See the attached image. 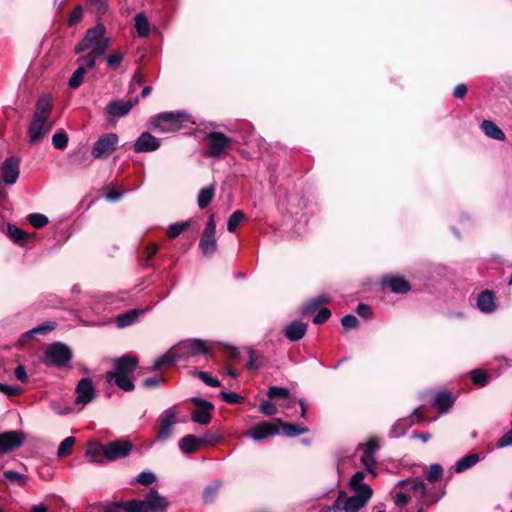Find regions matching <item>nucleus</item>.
Instances as JSON below:
<instances>
[{"instance_id":"0e129e2a","label":"nucleus","mask_w":512,"mask_h":512,"mask_svg":"<svg viewBox=\"0 0 512 512\" xmlns=\"http://www.w3.org/2000/svg\"><path fill=\"white\" fill-rule=\"evenodd\" d=\"M4 478L10 482H24L25 480L24 475L12 470L5 471Z\"/></svg>"},{"instance_id":"72a5a7b5","label":"nucleus","mask_w":512,"mask_h":512,"mask_svg":"<svg viewBox=\"0 0 512 512\" xmlns=\"http://www.w3.org/2000/svg\"><path fill=\"white\" fill-rule=\"evenodd\" d=\"M135 27L139 36L146 37L150 31V24L144 13L135 16Z\"/></svg>"},{"instance_id":"6e6552de","label":"nucleus","mask_w":512,"mask_h":512,"mask_svg":"<svg viewBox=\"0 0 512 512\" xmlns=\"http://www.w3.org/2000/svg\"><path fill=\"white\" fill-rule=\"evenodd\" d=\"M119 138L115 133H106L94 143L91 156L95 159H107L117 148Z\"/></svg>"},{"instance_id":"f704fd0d","label":"nucleus","mask_w":512,"mask_h":512,"mask_svg":"<svg viewBox=\"0 0 512 512\" xmlns=\"http://www.w3.org/2000/svg\"><path fill=\"white\" fill-rule=\"evenodd\" d=\"M434 405L442 411L448 410L453 405V399L448 392H440L435 396Z\"/></svg>"},{"instance_id":"bf43d9fd","label":"nucleus","mask_w":512,"mask_h":512,"mask_svg":"<svg viewBox=\"0 0 512 512\" xmlns=\"http://www.w3.org/2000/svg\"><path fill=\"white\" fill-rule=\"evenodd\" d=\"M341 324L346 329H353L358 326L359 321L354 315L349 314L341 319Z\"/></svg>"},{"instance_id":"58836bf2","label":"nucleus","mask_w":512,"mask_h":512,"mask_svg":"<svg viewBox=\"0 0 512 512\" xmlns=\"http://www.w3.org/2000/svg\"><path fill=\"white\" fill-rule=\"evenodd\" d=\"M74 443H75V438L74 437H67L65 438L59 445L58 447V456L60 458H63V457H66L68 455L71 454L72 452V448L74 446Z\"/></svg>"},{"instance_id":"a19ab883","label":"nucleus","mask_w":512,"mask_h":512,"mask_svg":"<svg viewBox=\"0 0 512 512\" xmlns=\"http://www.w3.org/2000/svg\"><path fill=\"white\" fill-rule=\"evenodd\" d=\"M8 236L18 244H23L26 241L27 235L15 225H8Z\"/></svg>"},{"instance_id":"37998d69","label":"nucleus","mask_w":512,"mask_h":512,"mask_svg":"<svg viewBox=\"0 0 512 512\" xmlns=\"http://www.w3.org/2000/svg\"><path fill=\"white\" fill-rule=\"evenodd\" d=\"M189 226V222H175L171 224L167 229V235L170 238H175L180 235L187 227Z\"/></svg>"},{"instance_id":"774afa93","label":"nucleus","mask_w":512,"mask_h":512,"mask_svg":"<svg viewBox=\"0 0 512 512\" xmlns=\"http://www.w3.org/2000/svg\"><path fill=\"white\" fill-rule=\"evenodd\" d=\"M90 4L94 7L96 10V13L98 15L104 14L107 9V2L106 0H90Z\"/></svg>"},{"instance_id":"cd10ccee","label":"nucleus","mask_w":512,"mask_h":512,"mask_svg":"<svg viewBox=\"0 0 512 512\" xmlns=\"http://www.w3.org/2000/svg\"><path fill=\"white\" fill-rule=\"evenodd\" d=\"M181 359L177 346H174L167 353L159 357L154 363V369H160L163 366L172 365Z\"/></svg>"},{"instance_id":"4468645a","label":"nucleus","mask_w":512,"mask_h":512,"mask_svg":"<svg viewBox=\"0 0 512 512\" xmlns=\"http://www.w3.org/2000/svg\"><path fill=\"white\" fill-rule=\"evenodd\" d=\"M191 401L198 406V409L192 412V421L202 425H208L211 421V411L214 408L213 404L197 397L191 398Z\"/></svg>"},{"instance_id":"b1692460","label":"nucleus","mask_w":512,"mask_h":512,"mask_svg":"<svg viewBox=\"0 0 512 512\" xmlns=\"http://www.w3.org/2000/svg\"><path fill=\"white\" fill-rule=\"evenodd\" d=\"M106 380L109 384H115L124 391H133L135 386L128 375L116 374L112 371L106 374Z\"/></svg>"},{"instance_id":"680f3d73","label":"nucleus","mask_w":512,"mask_h":512,"mask_svg":"<svg viewBox=\"0 0 512 512\" xmlns=\"http://www.w3.org/2000/svg\"><path fill=\"white\" fill-rule=\"evenodd\" d=\"M219 488H220V483L219 482L214 483L213 485L208 486L205 489V492H204V499H205V501L206 502L211 501L214 498V496L217 494Z\"/></svg>"},{"instance_id":"aec40b11","label":"nucleus","mask_w":512,"mask_h":512,"mask_svg":"<svg viewBox=\"0 0 512 512\" xmlns=\"http://www.w3.org/2000/svg\"><path fill=\"white\" fill-rule=\"evenodd\" d=\"M86 456L94 463H104L107 461V447L96 441L90 442L86 450Z\"/></svg>"},{"instance_id":"13d9d810","label":"nucleus","mask_w":512,"mask_h":512,"mask_svg":"<svg viewBox=\"0 0 512 512\" xmlns=\"http://www.w3.org/2000/svg\"><path fill=\"white\" fill-rule=\"evenodd\" d=\"M124 501H114L103 506L102 512H124Z\"/></svg>"},{"instance_id":"9d476101","label":"nucleus","mask_w":512,"mask_h":512,"mask_svg":"<svg viewBox=\"0 0 512 512\" xmlns=\"http://www.w3.org/2000/svg\"><path fill=\"white\" fill-rule=\"evenodd\" d=\"M176 423H178V412L175 407L163 411L158 418L157 439L160 441L167 440L171 436L172 428Z\"/></svg>"},{"instance_id":"5701e85b","label":"nucleus","mask_w":512,"mask_h":512,"mask_svg":"<svg viewBox=\"0 0 512 512\" xmlns=\"http://www.w3.org/2000/svg\"><path fill=\"white\" fill-rule=\"evenodd\" d=\"M78 68L74 71L68 81V85L71 89H77L84 80V76L88 70L93 67H88L86 62L83 61V56L77 60Z\"/></svg>"},{"instance_id":"603ef678","label":"nucleus","mask_w":512,"mask_h":512,"mask_svg":"<svg viewBox=\"0 0 512 512\" xmlns=\"http://www.w3.org/2000/svg\"><path fill=\"white\" fill-rule=\"evenodd\" d=\"M83 17V8L81 5H77L71 12L68 18L69 26L77 24Z\"/></svg>"},{"instance_id":"5fc2aeb1","label":"nucleus","mask_w":512,"mask_h":512,"mask_svg":"<svg viewBox=\"0 0 512 512\" xmlns=\"http://www.w3.org/2000/svg\"><path fill=\"white\" fill-rule=\"evenodd\" d=\"M156 480L155 475L152 472H141L136 477V482L141 485H150Z\"/></svg>"},{"instance_id":"39448f33","label":"nucleus","mask_w":512,"mask_h":512,"mask_svg":"<svg viewBox=\"0 0 512 512\" xmlns=\"http://www.w3.org/2000/svg\"><path fill=\"white\" fill-rule=\"evenodd\" d=\"M72 358L71 349L63 343L57 342L48 346L43 355V362L50 366L65 367Z\"/></svg>"},{"instance_id":"e433bc0d","label":"nucleus","mask_w":512,"mask_h":512,"mask_svg":"<svg viewBox=\"0 0 512 512\" xmlns=\"http://www.w3.org/2000/svg\"><path fill=\"white\" fill-rule=\"evenodd\" d=\"M365 478V473L362 471L356 472L350 480V487L354 491H364V487H370L369 485L363 482Z\"/></svg>"},{"instance_id":"4be33fe9","label":"nucleus","mask_w":512,"mask_h":512,"mask_svg":"<svg viewBox=\"0 0 512 512\" xmlns=\"http://www.w3.org/2000/svg\"><path fill=\"white\" fill-rule=\"evenodd\" d=\"M478 309L486 314L492 313L497 308L496 297L490 290L482 291L477 297Z\"/></svg>"},{"instance_id":"6e6d98bb","label":"nucleus","mask_w":512,"mask_h":512,"mask_svg":"<svg viewBox=\"0 0 512 512\" xmlns=\"http://www.w3.org/2000/svg\"><path fill=\"white\" fill-rule=\"evenodd\" d=\"M198 377L208 386L210 387H218L220 386V382L217 378L212 377L209 373L200 371L198 372Z\"/></svg>"},{"instance_id":"c85d7f7f","label":"nucleus","mask_w":512,"mask_h":512,"mask_svg":"<svg viewBox=\"0 0 512 512\" xmlns=\"http://www.w3.org/2000/svg\"><path fill=\"white\" fill-rule=\"evenodd\" d=\"M201 447V440L195 435H186L179 441V448L184 453H194Z\"/></svg>"},{"instance_id":"20e7f679","label":"nucleus","mask_w":512,"mask_h":512,"mask_svg":"<svg viewBox=\"0 0 512 512\" xmlns=\"http://www.w3.org/2000/svg\"><path fill=\"white\" fill-rule=\"evenodd\" d=\"M372 489L364 487V491H355V494L348 497L344 491H340L332 509L334 511L344 510L345 512H358L364 507L372 496Z\"/></svg>"},{"instance_id":"3c124183","label":"nucleus","mask_w":512,"mask_h":512,"mask_svg":"<svg viewBox=\"0 0 512 512\" xmlns=\"http://www.w3.org/2000/svg\"><path fill=\"white\" fill-rule=\"evenodd\" d=\"M259 411L266 416H273L277 413V408L274 403L270 401H263L259 405Z\"/></svg>"},{"instance_id":"7c9ffc66","label":"nucleus","mask_w":512,"mask_h":512,"mask_svg":"<svg viewBox=\"0 0 512 512\" xmlns=\"http://www.w3.org/2000/svg\"><path fill=\"white\" fill-rule=\"evenodd\" d=\"M215 196V185H209L207 187L202 188L199 191L197 197V204L200 209H205L213 200Z\"/></svg>"},{"instance_id":"1a4fd4ad","label":"nucleus","mask_w":512,"mask_h":512,"mask_svg":"<svg viewBox=\"0 0 512 512\" xmlns=\"http://www.w3.org/2000/svg\"><path fill=\"white\" fill-rule=\"evenodd\" d=\"M215 233L216 224L214 221V215H210L199 241V247L202 253L206 256H211L217 249Z\"/></svg>"},{"instance_id":"412c9836","label":"nucleus","mask_w":512,"mask_h":512,"mask_svg":"<svg viewBox=\"0 0 512 512\" xmlns=\"http://www.w3.org/2000/svg\"><path fill=\"white\" fill-rule=\"evenodd\" d=\"M138 103V98L128 101H112L107 106V111L115 117H123L127 115L134 105Z\"/></svg>"},{"instance_id":"473e14b6","label":"nucleus","mask_w":512,"mask_h":512,"mask_svg":"<svg viewBox=\"0 0 512 512\" xmlns=\"http://www.w3.org/2000/svg\"><path fill=\"white\" fill-rule=\"evenodd\" d=\"M480 457L478 454H469L465 457L461 458L455 465V471L457 473H462L465 470L473 467L478 461Z\"/></svg>"},{"instance_id":"e2e57ef3","label":"nucleus","mask_w":512,"mask_h":512,"mask_svg":"<svg viewBox=\"0 0 512 512\" xmlns=\"http://www.w3.org/2000/svg\"><path fill=\"white\" fill-rule=\"evenodd\" d=\"M75 162L81 167H89L92 164V158L86 152L77 154Z\"/></svg>"},{"instance_id":"c03bdc74","label":"nucleus","mask_w":512,"mask_h":512,"mask_svg":"<svg viewBox=\"0 0 512 512\" xmlns=\"http://www.w3.org/2000/svg\"><path fill=\"white\" fill-rule=\"evenodd\" d=\"M30 224L35 228H42L48 223V218L39 213H33L28 216Z\"/></svg>"},{"instance_id":"bb28decb","label":"nucleus","mask_w":512,"mask_h":512,"mask_svg":"<svg viewBox=\"0 0 512 512\" xmlns=\"http://www.w3.org/2000/svg\"><path fill=\"white\" fill-rule=\"evenodd\" d=\"M383 285L394 293H405L410 290L408 281L402 277H386L383 280Z\"/></svg>"},{"instance_id":"69168bd1","label":"nucleus","mask_w":512,"mask_h":512,"mask_svg":"<svg viewBox=\"0 0 512 512\" xmlns=\"http://www.w3.org/2000/svg\"><path fill=\"white\" fill-rule=\"evenodd\" d=\"M487 378H488L487 374L480 370H474L472 373V380L477 385H481V386L485 385Z\"/></svg>"},{"instance_id":"7ed1b4c3","label":"nucleus","mask_w":512,"mask_h":512,"mask_svg":"<svg viewBox=\"0 0 512 512\" xmlns=\"http://www.w3.org/2000/svg\"><path fill=\"white\" fill-rule=\"evenodd\" d=\"M124 512H161L166 509L168 502L156 490H150L144 499L124 501Z\"/></svg>"},{"instance_id":"2f4dec72","label":"nucleus","mask_w":512,"mask_h":512,"mask_svg":"<svg viewBox=\"0 0 512 512\" xmlns=\"http://www.w3.org/2000/svg\"><path fill=\"white\" fill-rule=\"evenodd\" d=\"M142 312L134 309L118 315L116 318L117 326L122 328L133 324Z\"/></svg>"},{"instance_id":"6ab92c4d","label":"nucleus","mask_w":512,"mask_h":512,"mask_svg":"<svg viewBox=\"0 0 512 512\" xmlns=\"http://www.w3.org/2000/svg\"><path fill=\"white\" fill-rule=\"evenodd\" d=\"M138 360L135 356L125 355L114 360V371L116 374H125L131 373L137 367Z\"/></svg>"},{"instance_id":"f8f14e48","label":"nucleus","mask_w":512,"mask_h":512,"mask_svg":"<svg viewBox=\"0 0 512 512\" xmlns=\"http://www.w3.org/2000/svg\"><path fill=\"white\" fill-rule=\"evenodd\" d=\"M107 461H115L117 459L127 457L132 451L133 444L129 440L118 439L106 444Z\"/></svg>"},{"instance_id":"9b49d317","label":"nucleus","mask_w":512,"mask_h":512,"mask_svg":"<svg viewBox=\"0 0 512 512\" xmlns=\"http://www.w3.org/2000/svg\"><path fill=\"white\" fill-rule=\"evenodd\" d=\"M281 421L274 419L273 421H263L253 426L248 435L255 441H261L268 437L277 435L280 433Z\"/></svg>"},{"instance_id":"4d7b16f0","label":"nucleus","mask_w":512,"mask_h":512,"mask_svg":"<svg viewBox=\"0 0 512 512\" xmlns=\"http://www.w3.org/2000/svg\"><path fill=\"white\" fill-rule=\"evenodd\" d=\"M123 60V54L121 52H113L107 58V64L111 68H117Z\"/></svg>"},{"instance_id":"052dcab7","label":"nucleus","mask_w":512,"mask_h":512,"mask_svg":"<svg viewBox=\"0 0 512 512\" xmlns=\"http://www.w3.org/2000/svg\"><path fill=\"white\" fill-rule=\"evenodd\" d=\"M331 316V312L328 308H322L318 311L317 315L314 317L313 322L315 324H323L325 323Z\"/></svg>"},{"instance_id":"09e8293b","label":"nucleus","mask_w":512,"mask_h":512,"mask_svg":"<svg viewBox=\"0 0 512 512\" xmlns=\"http://www.w3.org/2000/svg\"><path fill=\"white\" fill-rule=\"evenodd\" d=\"M443 473V469L439 464H433L431 465L428 473H427V480L429 482H435L437 481Z\"/></svg>"},{"instance_id":"ea45409f","label":"nucleus","mask_w":512,"mask_h":512,"mask_svg":"<svg viewBox=\"0 0 512 512\" xmlns=\"http://www.w3.org/2000/svg\"><path fill=\"white\" fill-rule=\"evenodd\" d=\"M245 214L241 210H236L233 212L227 222V229L229 232L236 231L240 222L244 219Z\"/></svg>"},{"instance_id":"423d86ee","label":"nucleus","mask_w":512,"mask_h":512,"mask_svg":"<svg viewBox=\"0 0 512 512\" xmlns=\"http://www.w3.org/2000/svg\"><path fill=\"white\" fill-rule=\"evenodd\" d=\"M207 149L205 155L208 157L220 159L231 148L233 140L222 132H210L206 136Z\"/></svg>"},{"instance_id":"c9c22d12","label":"nucleus","mask_w":512,"mask_h":512,"mask_svg":"<svg viewBox=\"0 0 512 512\" xmlns=\"http://www.w3.org/2000/svg\"><path fill=\"white\" fill-rule=\"evenodd\" d=\"M280 425H282L283 433L289 437H295L301 434H305L309 431L307 427L298 426L296 424L281 423Z\"/></svg>"},{"instance_id":"f3484780","label":"nucleus","mask_w":512,"mask_h":512,"mask_svg":"<svg viewBox=\"0 0 512 512\" xmlns=\"http://www.w3.org/2000/svg\"><path fill=\"white\" fill-rule=\"evenodd\" d=\"M159 140L148 132L142 133L134 144V151L137 153L150 152L158 149Z\"/></svg>"},{"instance_id":"a211bd4d","label":"nucleus","mask_w":512,"mask_h":512,"mask_svg":"<svg viewBox=\"0 0 512 512\" xmlns=\"http://www.w3.org/2000/svg\"><path fill=\"white\" fill-rule=\"evenodd\" d=\"M3 180L7 184H14L19 177V159L16 157L7 158L2 166Z\"/></svg>"},{"instance_id":"338daca9","label":"nucleus","mask_w":512,"mask_h":512,"mask_svg":"<svg viewBox=\"0 0 512 512\" xmlns=\"http://www.w3.org/2000/svg\"><path fill=\"white\" fill-rule=\"evenodd\" d=\"M512 445V429L506 432L497 442L498 448H504Z\"/></svg>"},{"instance_id":"de8ad7c7","label":"nucleus","mask_w":512,"mask_h":512,"mask_svg":"<svg viewBox=\"0 0 512 512\" xmlns=\"http://www.w3.org/2000/svg\"><path fill=\"white\" fill-rule=\"evenodd\" d=\"M55 328L54 323H43L38 325L37 327L31 329L28 331V334H40V335H46L49 332H51Z\"/></svg>"},{"instance_id":"a18cd8bd","label":"nucleus","mask_w":512,"mask_h":512,"mask_svg":"<svg viewBox=\"0 0 512 512\" xmlns=\"http://www.w3.org/2000/svg\"><path fill=\"white\" fill-rule=\"evenodd\" d=\"M267 396L271 399L287 398L289 396V390L284 387L272 386L268 389Z\"/></svg>"},{"instance_id":"dca6fc26","label":"nucleus","mask_w":512,"mask_h":512,"mask_svg":"<svg viewBox=\"0 0 512 512\" xmlns=\"http://www.w3.org/2000/svg\"><path fill=\"white\" fill-rule=\"evenodd\" d=\"M24 434L20 431H9L0 434V453H8L24 442Z\"/></svg>"},{"instance_id":"f03ea898","label":"nucleus","mask_w":512,"mask_h":512,"mask_svg":"<svg viewBox=\"0 0 512 512\" xmlns=\"http://www.w3.org/2000/svg\"><path fill=\"white\" fill-rule=\"evenodd\" d=\"M53 108V100L50 95H41L35 106L33 118L28 127L29 142L36 144L49 133L53 124L49 122V118Z\"/></svg>"},{"instance_id":"8fccbe9b","label":"nucleus","mask_w":512,"mask_h":512,"mask_svg":"<svg viewBox=\"0 0 512 512\" xmlns=\"http://www.w3.org/2000/svg\"><path fill=\"white\" fill-rule=\"evenodd\" d=\"M329 301V298L324 296V295H320V296H317L315 298H313L312 300H310L308 302V304L306 305L305 307V312H308L310 310H315L317 309L321 304L323 303H327Z\"/></svg>"},{"instance_id":"0eeeda50","label":"nucleus","mask_w":512,"mask_h":512,"mask_svg":"<svg viewBox=\"0 0 512 512\" xmlns=\"http://www.w3.org/2000/svg\"><path fill=\"white\" fill-rule=\"evenodd\" d=\"M186 117L185 112H163L154 116L151 120L152 127L163 133L176 131Z\"/></svg>"},{"instance_id":"c756f323","label":"nucleus","mask_w":512,"mask_h":512,"mask_svg":"<svg viewBox=\"0 0 512 512\" xmlns=\"http://www.w3.org/2000/svg\"><path fill=\"white\" fill-rule=\"evenodd\" d=\"M399 484L404 485L407 489L411 490L419 498H426V486L422 479H408L405 481H400Z\"/></svg>"},{"instance_id":"a878e982","label":"nucleus","mask_w":512,"mask_h":512,"mask_svg":"<svg viewBox=\"0 0 512 512\" xmlns=\"http://www.w3.org/2000/svg\"><path fill=\"white\" fill-rule=\"evenodd\" d=\"M480 128L491 139L504 141L506 138L504 132L491 120H483Z\"/></svg>"},{"instance_id":"393cba45","label":"nucleus","mask_w":512,"mask_h":512,"mask_svg":"<svg viewBox=\"0 0 512 512\" xmlns=\"http://www.w3.org/2000/svg\"><path fill=\"white\" fill-rule=\"evenodd\" d=\"M307 326L303 322L293 321L288 324L285 328V336L290 341H298L300 340L306 333Z\"/></svg>"},{"instance_id":"ddd939ff","label":"nucleus","mask_w":512,"mask_h":512,"mask_svg":"<svg viewBox=\"0 0 512 512\" xmlns=\"http://www.w3.org/2000/svg\"><path fill=\"white\" fill-rule=\"evenodd\" d=\"M75 403L77 405H86L90 403L96 396L93 381L90 378H82L77 383Z\"/></svg>"},{"instance_id":"49530a36","label":"nucleus","mask_w":512,"mask_h":512,"mask_svg":"<svg viewBox=\"0 0 512 512\" xmlns=\"http://www.w3.org/2000/svg\"><path fill=\"white\" fill-rule=\"evenodd\" d=\"M222 399L229 404H240L244 401V397L235 392H221Z\"/></svg>"},{"instance_id":"2eb2a0df","label":"nucleus","mask_w":512,"mask_h":512,"mask_svg":"<svg viewBox=\"0 0 512 512\" xmlns=\"http://www.w3.org/2000/svg\"><path fill=\"white\" fill-rule=\"evenodd\" d=\"M181 358L194 357L200 354H207L209 349L205 342L193 339L187 340L176 345Z\"/></svg>"},{"instance_id":"79ce46f5","label":"nucleus","mask_w":512,"mask_h":512,"mask_svg":"<svg viewBox=\"0 0 512 512\" xmlns=\"http://www.w3.org/2000/svg\"><path fill=\"white\" fill-rule=\"evenodd\" d=\"M52 144L56 149L66 148L68 144V135L63 130L56 132L52 137Z\"/></svg>"},{"instance_id":"864d4df0","label":"nucleus","mask_w":512,"mask_h":512,"mask_svg":"<svg viewBox=\"0 0 512 512\" xmlns=\"http://www.w3.org/2000/svg\"><path fill=\"white\" fill-rule=\"evenodd\" d=\"M359 449H362L363 452L375 455L376 451L379 449V443L377 439L372 438L367 443L359 445Z\"/></svg>"},{"instance_id":"4c0bfd02","label":"nucleus","mask_w":512,"mask_h":512,"mask_svg":"<svg viewBox=\"0 0 512 512\" xmlns=\"http://www.w3.org/2000/svg\"><path fill=\"white\" fill-rule=\"evenodd\" d=\"M361 463L366 468V470L372 475V477L376 476L375 472V466H376V459L374 454H369L367 452H363V455L361 456Z\"/></svg>"},{"instance_id":"f257e3e1","label":"nucleus","mask_w":512,"mask_h":512,"mask_svg":"<svg viewBox=\"0 0 512 512\" xmlns=\"http://www.w3.org/2000/svg\"><path fill=\"white\" fill-rule=\"evenodd\" d=\"M106 28L102 23H98L94 27L87 30L83 40L76 45L75 52L77 54L91 49V51L83 56V61L88 67H94L96 59L102 56L108 49L110 39L105 36Z\"/></svg>"}]
</instances>
